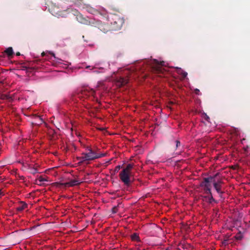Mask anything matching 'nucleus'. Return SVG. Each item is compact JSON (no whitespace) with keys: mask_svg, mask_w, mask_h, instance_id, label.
I'll list each match as a JSON object with an SVG mask.
<instances>
[{"mask_svg":"<svg viewBox=\"0 0 250 250\" xmlns=\"http://www.w3.org/2000/svg\"><path fill=\"white\" fill-rule=\"evenodd\" d=\"M151 71L158 75L159 77H165L166 72V69L163 68L165 65L164 61L159 62L156 59L151 60L147 62Z\"/></svg>","mask_w":250,"mask_h":250,"instance_id":"obj_1","label":"nucleus"},{"mask_svg":"<svg viewBox=\"0 0 250 250\" xmlns=\"http://www.w3.org/2000/svg\"><path fill=\"white\" fill-rule=\"evenodd\" d=\"M133 165L131 164H127L126 167L123 168L119 174V177L122 182L126 187H129L132 183L131 180V170Z\"/></svg>","mask_w":250,"mask_h":250,"instance_id":"obj_2","label":"nucleus"},{"mask_svg":"<svg viewBox=\"0 0 250 250\" xmlns=\"http://www.w3.org/2000/svg\"><path fill=\"white\" fill-rule=\"evenodd\" d=\"M86 150H87L88 152L86 153H83L82 154V156L78 158L79 160L81 161V162H84L86 161H91L101 157H103L105 156L104 154H100L96 153L89 147H87Z\"/></svg>","mask_w":250,"mask_h":250,"instance_id":"obj_3","label":"nucleus"},{"mask_svg":"<svg viewBox=\"0 0 250 250\" xmlns=\"http://www.w3.org/2000/svg\"><path fill=\"white\" fill-rule=\"evenodd\" d=\"M110 21L112 29L114 30L120 29L124 23V19L116 14L111 15Z\"/></svg>","mask_w":250,"mask_h":250,"instance_id":"obj_4","label":"nucleus"},{"mask_svg":"<svg viewBox=\"0 0 250 250\" xmlns=\"http://www.w3.org/2000/svg\"><path fill=\"white\" fill-rule=\"evenodd\" d=\"M95 91L89 87L83 88L78 93V98L82 100L87 98H94Z\"/></svg>","mask_w":250,"mask_h":250,"instance_id":"obj_5","label":"nucleus"},{"mask_svg":"<svg viewBox=\"0 0 250 250\" xmlns=\"http://www.w3.org/2000/svg\"><path fill=\"white\" fill-rule=\"evenodd\" d=\"M80 184L81 182L77 180H72L70 182L65 183L56 182L54 184L58 188H60L61 187H64L65 188L67 187H73L74 186L79 185Z\"/></svg>","mask_w":250,"mask_h":250,"instance_id":"obj_6","label":"nucleus"},{"mask_svg":"<svg viewBox=\"0 0 250 250\" xmlns=\"http://www.w3.org/2000/svg\"><path fill=\"white\" fill-rule=\"evenodd\" d=\"M76 18L78 22L85 25H89L91 23V21L87 18L83 17L82 14L78 11L76 12Z\"/></svg>","mask_w":250,"mask_h":250,"instance_id":"obj_7","label":"nucleus"},{"mask_svg":"<svg viewBox=\"0 0 250 250\" xmlns=\"http://www.w3.org/2000/svg\"><path fill=\"white\" fill-rule=\"evenodd\" d=\"M200 186L203 188V190L206 194H211V184L210 183H207L205 180L201 182Z\"/></svg>","mask_w":250,"mask_h":250,"instance_id":"obj_8","label":"nucleus"},{"mask_svg":"<svg viewBox=\"0 0 250 250\" xmlns=\"http://www.w3.org/2000/svg\"><path fill=\"white\" fill-rule=\"evenodd\" d=\"M83 8L87 12L93 15L100 14L101 13L98 10L91 7L88 4H84Z\"/></svg>","mask_w":250,"mask_h":250,"instance_id":"obj_9","label":"nucleus"},{"mask_svg":"<svg viewBox=\"0 0 250 250\" xmlns=\"http://www.w3.org/2000/svg\"><path fill=\"white\" fill-rule=\"evenodd\" d=\"M128 79L127 77H117L116 80V84L118 86H122L127 83Z\"/></svg>","mask_w":250,"mask_h":250,"instance_id":"obj_10","label":"nucleus"},{"mask_svg":"<svg viewBox=\"0 0 250 250\" xmlns=\"http://www.w3.org/2000/svg\"><path fill=\"white\" fill-rule=\"evenodd\" d=\"M213 187L217 191V192L219 194L220 196L221 197L222 195L224 193V191L222 190V186L219 185L216 183H215V181H214V183L213 184Z\"/></svg>","mask_w":250,"mask_h":250,"instance_id":"obj_11","label":"nucleus"},{"mask_svg":"<svg viewBox=\"0 0 250 250\" xmlns=\"http://www.w3.org/2000/svg\"><path fill=\"white\" fill-rule=\"evenodd\" d=\"M27 204L24 202L21 201L19 206L17 207L16 209L18 211H21L27 208Z\"/></svg>","mask_w":250,"mask_h":250,"instance_id":"obj_12","label":"nucleus"},{"mask_svg":"<svg viewBox=\"0 0 250 250\" xmlns=\"http://www.w3.org/2000/svg\"><path fill=\"white\" fill-rule=\"evenodd\" d=\"M0 99L5 100L9 102H11L13 101V98L8 95L0 93Z\"/></svg>","mask_w":250,"mask_h":250,"instance_id":"obj_13","label":"nucleus"},{"mask_svg":"<svg viewBox=\"0 0 250 250\" xmlns=\"http://www.w3.org/2000/svg\"><path fill=\"white\" fill-rule=\"evenodd\" d=\"M131 238L132 241H137V242L141 241V240L139 236V235L136 233H134L132 234L131 235Z\"/></svg>","mask_w":250,"mask_h":250,"instance_id":"obj_14","label":"nucleus"},{"mask_svg":"<svg viewBox=\"0 0 250 250\" xmlns=\"http://www.w3.org/2000/svg\"><path fill=\"white\" fill-rule=\"evenodd\" d=\"M4 52L6 53L9 57L12 56L14 54L13 49L11 47H9L7 48L4 51Z\"/></svg>","mask_w":250,"mask_h":250,"instance_id":"obj_15","label":"nucleus"},{"mask_svg":"<svg viewBox=\"0 0 250 250\" xmlns=\"http://www.w3.org/2000/svg\"><path fill=\"white\" fill-rule=\"evenodd\" d=\"M203 179L205 180L207 183L212 182L213 184L214 183V181H215V180H214V177H213V176H210L208 177L204 178Z\"/></svg>","mask_w":250,"mask_h":250,"instance_id":"obj_16","label":"nucleus"},{"mask_svg":"<svg viewBox=\"0 0 250 250\" xmlns=\"http://www.w3.org/2000/svg\"><path fill=\"white\" fill-rule=\"evenodd\" d=\"M28 169L29 170L30 173H31V174H35L36 173L38 172V169L36 167L29 166Z\"/></svg>","mask_w":250,"mask_h":250,"instance_id":"obj_17","label":"nucleus"},{"mask_svg":"<svg viewBox=\"0 0 250 250\" xmlns=\"http://www.w3.org/2000/svg\"><path fill=\"white\" fill-rule=\"evenodd\" d=\"M209 196H204V198H208V202L209 203H211L213 202H216L212 196V193L211 192V194H209Z\"/></svg>","mask_w":250,"mask_h":250,"instance_id":"obj_18","label":"nucleus"},{"mask_svg":"<svg viewBox=\"0 0 250 250\" xmlns=\"http://www.w3.org/2000/svg\"><path fill=\"white\" fill-rule=\"evenodd\" d=\"M73 2L76 5H77L78 6H80L82 5V4H83V0H74V1H73Z\"/></svg>","mask_w":250,"mask_h":250,"instance_id":"obj_19","label":"nucleus"},{"mask_svg":"<svg viewBox=\"0 0 250 250\" xmlns=\"http://www.w3.org/2000/svg\"><path fill=\"white\" fill-rule=\"evenodd\" d=\"M38 181H39L40 183H37V181H36V183L37 184H38V185H40V186H42V184L41 183V182H42L46 181H47V180H46L45 178H44L42 177V176H40L39 177V178H38Z\"/></svg>","mask_w":250,"mask_h":250,"instance_id":"obj_20","label":"nucleus"},{"mask_svg":"<svg viewBox=\"0 0 250 250\" xmlns=\"http://www.w3.org/2000/svg\"><path fill=\"white\" fill-rule=\"evenodd\" d=\"M235 239L237 240H241L243 238V235L240 232L238 233L235 236Z\"/></svg>","mask_w":250,"mask_h":250,"instance_id":"obj_21","label":"nucleus"},{"mask_svg":"<svg viewBox=\"0 0 250 250\" xmlns=\"http://www.w3.org/2000/svg\"><path fill=\"white\" fill-rule=\"evenodd\" d=\"M180 71H181V74L183 78H186L187 76L188 73L186 72L183 71L181 69H180Z\"/></svg>","mask_w":250,"mask_h":250,"instance_id":"obj_22","label":"nucleus"},{"mask_svg":"<svg viewBox=\"0 0 250 250\" xmlns=\"http://www.w3.org/2000/svg\"><path fill=\"white\" fill-rule=\"evenodd\" d=\"M121 166H120V165L117 166L115 167V168H114V172H115V173H116V172H118L120 170V169H121Z\"/></svg>","mask_w":250,"mask_h":250,"instance_id":"obj_23","label":"nucleus"},{"mask_svg":"<svg viewBox=\"0 0 250 250\" xmlns=\"http://www.w3.org/2000/svg\"><path fill=\"white\" fill-rule=\"evenodd\" d=\"M215 183H216V184H218L219 185L222 186V185L223 184V181L221 180H218L217 181H215Z\"/></svg>","mask_w":250,"mask_h":250,"instance_id":"obj_24","label":"nucleus"},{"mask_svg":"<svg viewBox=\"0 0 250 250\" xmlns=\"http://www.w3.org/2000/svg\"><path fill=\"white\" fill-rule=\"evenodd\" d=\"M118 211V208L117 207H114L112 208V212L114 213H116Z\"/></svg>","mask_w":250,"mask_h":250,"instance_id":"obj_25","label":"nucleus"},{"mask_svg":"<svg viewBox=\"0 0 250 250\" xmlns=\"http://www.w3.org/2000/svg\"><path fill=\"white\" fill-rule=\"evenodd\" d=\"M35 118H37V119H38L40 121V124H42V123H43V121H42V119L40 117L38 116H36Z\"/></svg>","mask_w":250,"mask_h":250,"instance_id":"obj_26","label":"nucleus"},{"mask_svg":"<svg viewBox=\"0 0 250 250\" xmlns=\"http://www.w3.org/2000/svg\"><path fill=\"white\" fill-rule=\"evenodd\" d=\"M176 148L178 147L179 146H180V142L178 140L176 141Z\"/></svg>","mask_w":250,"mask_h":250,"instance_id":"obj_27","label":"nucleus"},{"mask_svg":"<svg viewBox=\"0 0 250 250\" xmlns=\"http://www.w3.org/2000/svg\"><path fill=\"white\" fill-rule=\"evenodd\" d=\"M195 92L196 94H198L199 95V92H200V90L198 89H196L195 90Z\"/></svg>","mask_w":250,"mask_h":250,"instance_id":"obj_28","label":"nucleus"},{"mask_svg":"<svg viewBox=\"0 0 250 250\" xmlns=\"http://www.w3.org/2000/svg\"><path fill=\"white\" fill-rule=\"evenodd\" d=\"M3 192L1 191V190L0 189V197H1L2 195H3Z\"/></svg>","mask_w":250,"mask_h":250,"instance_id":"obj_29","label":"nucleus"},{"mask_svg":"<svg viewBox=\"0 0 250 250\" xmlns=\"http://www.w3.org/2000/svg\"><path fill=\"white\" fill-rule=\"evenodd\" d=\"M219 175V173H217L216 174H215L213 176V177H214V179H215V178Z\"/></svg>","mask_w":250,"mask_h":250,"instance_id":"obj_30","label":"nucleus"},{"mask_svg":"<svg viewBox=\"0 0 250 250\" xmlns=\"http://www.w3.org/2000/svg\"><path fill=\"white\" fill-rule=\"evenodd\" d=\"M205 119H206V120L207 121H208V119H209V117H208V116L206 114V118H205Z\"/></svg>","mask_w":250,"mask_h":250,"instance_id":"obj_31","label":"nucleus"},{"mask_svg":"<svg viewBox=\"0 0 250 250\" xmlns=\"http://www.w3.org/2000/svg\"><path fill=\"white\" fill-rule=\"evenodd\" d=\"M16 55L17 56H20L21 55V54L19 52H18L16 53Z\"/></svg>","mask_w":250,"mask_h":250,"instance_id":"obj_32","label":"nucleus"},{"mask_svg":"<svg viewBox=\"0 0 250 250\" xmlns=\"http://www.w3.org/2000/svg\"><path fill=\"white\" fill-rule=\"evenodd\" d=\"M44 55H45V53H44V52H42V57H43Z\"/></svg>","mask_w":250,"mask_h":250,"instance_id":"obj_33","label":"nucleus"},{"mask_svg":"<svg viewBox=\"0 0 250 250\" xmlns=\"http://www.w3.org/2000/svg\"><path fill=\"white\" fill-rule=\"evenodd\" d=\"M90 67H91V66H89H89H87L86 67V68H90Z\"/></svg>","mask_w":250,"mask_h":250,"instance_id":"obj_34","label":"nucleus"},{"mask_svg":"<svg viewBox=\"0 0 250 250\" xmlns=\"http://www.w3.org/2000/svg\"><path fill=\"white\" fill-rule=\"evenodd\" d=\"M2 83V82L0 81V84Z\"/></svg>","mask_w":250,"mask_h":250,"instance_id":"obj_35","label":"nucleus"}]
</instances>
